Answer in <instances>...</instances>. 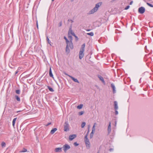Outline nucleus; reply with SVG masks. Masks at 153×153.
I'll return each mask as SVG.
<instances>
[{
  "label": "nucleus",
  "mask_w": 153,
  "mask_h": 153,
  "mask_svg": "<svg viewBox=\"0 0 153 153\" xmlns=\"http://www.w3.org/2000/svg\"><path fill=\"white\" fill-rule=\"evenodd\" d=\"M82 106L83 105L82 104H81L79 105H78L77 107V108L79 109H80L82 108Z\"/></svg>",
  "instance_id": "nucleus-25"
},
{
  "label": "nucleus",
  "mask_w": 153,
  "mask_h": 153,
  "mask_svg": "<svg viewBox=\"0 0 153 153\" xmlns=\"http://www.w3.org/2000/svg\"><path fill=\"white\" fill-rule=\"evenodd\" d=\"M15 97L16 98V100L18 101H20V98L18 97V96H16Z\"/></svg>",
  "instance_id": "nucleus-30"
},
{
  "label": "nucleus",
  "mask_w": 153,
  "mask_h": 153,
  "mask_svg": "<svg viewBox=\"0 0 153 153\" xmlns=\"http://www.w3.org/2000/svg\"><path fill=\"white\" fill-rule=\"evenodd\" d=\"M118 114V111H117V110H115V115H117Z\"/></svg>",
  "instance_id": "nucleus-36"
},
{
  "label": "nucleus",
  "mask_w": 153,
  "mask_h": 153,
  "mask_svg": "<svg viewBox=\"0 0 153 153\" xmlns=\"http://www.w3.org/2000/svg\"><path fill=\"white\" fill-rule=\"evenodd\" d=\"M70 34H72V35L74 36L77 39V37L76 36L74 33L72 31L71 29H70L69 31L68 35H70Z\"/></svg>",
  "instance_id": "nucleus-11"
},
{
  "label": "nucleus",
  "mask_w": 153,
  "mask_h": 153,
  "mask_svg": "<svg viewBox=\"0 0 153 153\" xmlns=\"http://www.w3.org/2000/svg\"><path fill=\"white\" fill-rule=\"evenodd\" d=\"M76 137V135L75 134H73L69 136V139L70 140H72L73 139L75 138Z\"/></svg>",
  "instance_id": "nucleus-13"
},
{
  "label": "nucleus",
  "mask_w": 153,
  "mask_h": 153,
  "mask_svg": "<svg viewBox=\"0 0 153 153\" xmlns=\"http://www.w3.org/2000/svg\"><path fill=\"white\" fill-rule=\"evenodd\" d=\"M51 124V123H48L46 125V126H48L49 125Z\"/></svg>",
  "instance_id": "nucleus-41"
},
{
  "label": "nucleus",
  "mask_w": 153,
  "mask_h": 153,
  "mask_svg": "<svg viewBox=\"0 0 153 153\" xmlns=\"http://www.w3.org/2000/svg\"><path fill=\"white\" fill-rule=\"evenodd\" d=\"M85 44H83L82 46L80 49V51L79 52V58L80 59H81L84 56V52L85 51Z\"/></svg>",
  "instance_id": "nucleus-2"
},
{
  "label": "nucleus",
  "mask_w": 153,
  "mask_h": 153,
  "mask_svg": "<svg viewBox=\"0 0 153 153\" xmlns=\"http://www.w3.org/2000/svg\"><path fill=\"white\" fill-rule=\"evenodd\" d=\"M68 38L69 40V42H72V36H70V35H68Z\"/></svg>",
  "instance_id": "nucleus-21"
},
{
  "label": "nucleus",
  "mask_w": 153,
  "mask_h": 153,
  "mask_svg": "<svg viewBox=\"0 0 153 153\" xmlns=\"http://www.w3.org/2000/svg\"><path fill=\"white\" fill-rule=\"evenodd\" d=\"M101 5V4L100 3L96 4L95 7L89 12L88 14H92L96 12L98 10V8Z\"/></svg>",
  "instance_id": "nucleus-1"
},
{
  "label": "nucleus",
  "mask_w": 153,
  "mask_h": 153,
  "mask_svg": "<svg viewBox=\"0 0 153 153\" xmlns=\"http://www.w3.org/2000/svg\"><path fill=\"white\" fill-rule=\"evenodd\" d=\"M47 40L48 41V43H49L50 45H51V41L49 39L48 36H47Z\"/></svg>",
  "instance_id": "nucleus-26"
},
{
  "label": "nucleus",
  "mask_w": 153,
  "mask_h": 153,
  "mask_svg": "<svg viewBox=\"0 0 153 153\" xmlns=\"http://www.w3.org/2000/svg\"><path fill=\"white\" fill-rule=\"evenodd\" d=\"M116 124H117V122H116V121L115 122V126H116Z\"/></svg>",
  "instance_id": "nucleus-42"
},
{
  "label": "nucleus",
  "mask_w": 153,
  "mask_h": 153,
  "mask_svg": "<svg viewBox=\"0 0 153 153\" xmlns=\"http://www.w3.org/2000/svg\"><path fill=\"white\" fill-rule=\"evenodd\" d=\"M112 149H110V151H112Z\"/></svg>",
  "instance_id": "nucleus-45"
},
{
  "label": "nucleus",
  "mask_w": 153,
  "mask_h": 153,
  "mask_svg": "<svg viewBox=\"0 0 153 153\" xmlns=\"http://www.w3.org/2000/svg\"><path fill=\"white\" fill-rule=\"evenodd\" d=\"M65 75H67V76H68V75H68L67 74H66V73H65Z\"/></svg>",
  "instance_id": "nucleus-44"
},
{
  "label": "nucleus",
  "mask_w": 153,
  "mask_h": 153,
  "mask_svg": "<svg viewBox=\"0 0 153 153\" xmlns=\"http://www.w3.org/2000/svg\"><path fill=\"white\" fill-rule=\"evenodd\" d=\"M68 76L70 77L74 82H77L78 83H79V82L74 77L70 75H68Z\"/></svg>",
  "instance_id": "nucleus-12"
},
{
  "label": "nucleus",
  "mask_w": 153,
  "mask_h": 153,
  "mask_svg": "<svg viewBox=\"0 0 153 153\" xmlns=\"http://www.w3.org/2000/svg\"><path fill=\"white\" fill-rule=\"evenodd\" d=\"M111 122H109V125L108 126L107 130L108 131V134H109L111 131Z\"/></svg>",
  "instance_id": "nucleus-8"
},
{
  "label": "nucleus",
  "mask_w": 153,
  "mask_h": 153,
  "mask_svg": "<svg viewBox=\"0 0 153 153\" xmlns=\"http://www.w3.org/2000/svg\"><path fill=\"white\" fill-rule=\"evenodd\" d=\"M90 128V126L89 125L88 126V129L89 130Z\"/></svg>",
  "instance_id": "nucleus-40"
},
{
  "label": "nucleus",
  "mask_w": 153,
  "mask_h": 153,
  "mask_svg": "<svg viewBox=\"0 0 153 153\" xmlns=\"http://www.w3.org/2000/svg\"><path fill=\"white\" fill-rule=\"evenodd\" d=\"M71 148L69 145L66 144L65 145L63 146V150L65 152H66L67 151Z\"/></svg>",
  "instance_id": "nucleus-4"
},
{
  "label": "nucleus",
  "mask_w": 153,
  "mask_h": 153,
  "mask_svg": "<svg viewBox=\"0 0 153 153\" xmlns=\"http://www.w3.org/2000/svg\"><path fill=\"white\" fill-rule=\"evenodd\" d=\"M89 130H88V132H87V134H88L89 133Z\"/></svg>",
  "instance_id": "nucleus-43"
},
{
  "label": "nucleus",
  "mask_w": 153,
  "mask_h": 153,
  "mask_svg": "<svg viewBox=\"0 0 153 153\" xmlns=\"http://www.w3.org/2000/svg\"><path fill=\"white\" fill-rule=\"evenodd\" d=\"M94 132H95L93 131H91V133L90 134V138L91 139L93 137Z\"/></svg>",
  "instance_id": "nucleus-22"
},
{
  "label": "nucleus",
  "mask_w": 153,
  "mask_h": 153,
  "mask_svg": "<svg viewBox=\"0 0 153 153\" xmlns=\"http://www.w3.org/2000/svg\"><path fill=\"white\" fill-rule=\"evenodd\" d=\"M36 25H37V28H38V23H37V22H36Z\"/></svg>",
  "instance_id": "nucleus-39"
},
{
  "label": "nucleus",
  "mask_w": 153,
  "mask_h": 153,
  "mask_svg": "<svg viewBox=\"0 0 153 153\" xmlns=\"http://www.w3.org/2000/svg\"><path fill=\"white\" fill-rule=\"evenodd\" d=\"M1 146L2 147H4L6 146V143L4 142H2Z\"/></svg>",
  "instance_id": "nucleus-24"
},
{
  "label": "nucleus",
  "mask_w": 153,
  "mask_h": 153,
  "mask_svg": "<svg viewBox=\"0 0 153 153\" xmlns=\"http://www.w3.org/2000/svg\"><path fill=\"white\" fill-rule=\"evenodd\" d=\"M64 39L66 40V44H70V48L71 49H73V46L72 42H69L65 36L64 37Z\"/></svg>",
  "instance_id": "nucleus-5"
},
{
  "label": "nucleus",
  "mask_w": 153,
  "mask_h": 153,
  "mask_svg": "<svg viewBox=\"0 0 153 153\" xmlns=\"http://www.w3.org/2000/svg\"><path fill=\"white\" fill-rule=\"evenodd\" d=\"M87 31H89V30H88Z\"/></svg>",
  "instance_id": "nucleus-47"
},
{
  "label": "nucleus",
  "mask_w": 153,
  "mask_h": 153,
  "mask_svg": "<svg viewBox=\"0 0 153 153\" xmlns=\"http://www.w3.org/2000/svg\"><path fill=\"white\" fill-rule=\"evenodd\" d=\"M111 87L113 89V93H115L116 92V90L115 89V86L113 84H111Z\"/></svg>",
  "instance_id": "nucleus-16"
},
{
  "label": "nucleus",
  "mask_w": 153,
  "mask_h": 153,
  "mask_svg": "<svg viewBox=\"0 0 153 153\" xmlns=\"http://www.w3.org/2000/svg\"><path fill=\"white\" fill-rule=\"evenodd\" d=\"M88 135L87 134L85 135L84 138V141L86 145L87 149H90L91 145L89 140L87 137Z\"/></svg>",
  "instance_id": "nucleus-3"
},
{
  "label": "nucleus",
  "mask_w": 153,
  "mask_h": 153,
  "mask_svg": "<svg viewBox=\"0 0 153 153\" xmlns=\"http://www.w3.org/2000/svg\"><path fill=\"white\" fill-rule=\"evenodd\" d=\"M74 145L75 146H78V145H79V144L77 143L76 142H75L74 143Z\"/></svg>",
  "instance_id": "nucleus-35"
},
{
  "label": "nucleus",
  "mask_w": 153,
  "mask_h": 153,
  "mask_svg": "<svg viewBox=\"0 0 153 153\" xmlns=\"http://www.w3.org/2000/svg\"><path fill=\"white\" fill-rule=\"evenodd\" d=\"M84 113V111H81L80 112H79L78 113V114L79 115H82Z\"/></svg>",
  "instance_id": "nucleus-28"
},
{
  "label": "nucleus",
  "mask_w": 153,
  "mask_h": 153,
  "mask_svg": "<svg viewBox=\"0 0 153 153\" xmlns=\"http://www.w3.org/2000/svg\"><path fill=\"white\" fill-rule=\"evenodd\" d=\"M54 0H52V1H53Z\"/></svg>",
  "instance_id": "nucleus-46"
},
{
  "label": "nucleus",
  "mask_w": 153,
  "mask_h": 153,
  "mask_svg": "<svg viewBox=\"0 0 153 153\" xmlns=\"http://www.w3.org/2000/svg\"><path fill=\"white\" fill-rule=\"evenodd\" d=\"M16 119H17V118H14L13 120V122H12V125L13 127L14 126L15 122L16 120Z\"/></svg>",
  "instance_id": "nucleus-20"
},
{
  "label": "nucleus",
  "mask_w": 153,
  "mask_h": 153,
  "mask_svg": "<svg viewBox=\"0 0 153 153\" xmlns=\"http://www.w3.org/2000/svg\"><path fill=\"white\" fill-rule=\"evenodd\" d=\"M145 10V8L143 7H141L138 9V11L139 13L141 14H143L144 13Z\"/></svg>",
  "instance_id": "nucleus-7"
},
{
  "label": "nucleus",
  "mask_w": 153,
  "mask_h": 153,
  "mask_svg": "<svg viewBox=\"0 0 153 153\" xmlns=\"http://www.w3.org/2000/svg\"><path fill=\"white\" fill-rule=\"evenodd\" d=\"M129 7H130V6L129 5L128 6L125 7V10H127V9H128L129 8Z\"/></svg>",
  "instance_id": "nucleus-34"
},
{
  "label": "nucleus",
  "mask_w": 153,
  "mask_h": 153,
  "mask_svg": "<svg viewBox=\"0 0 153 153\" xmlns=\"http://www.w3.org/2000/svg\"><path fill=\"white\" fill-rule=\"evenodd\" d=\"M133 3V1H131L130 2V4L131 5Z\"/></svg>",
  "instance_id": "nucleus-37"
},
{
  "label": "nucleus",
  "mask_w": 153,
  "mask_h": 153,
  "mask_svg": "<svg viewBox=\"0 0 153 153\" xmlns=\"http://www.w3.org/2000/svg\"><path fill=\"white\" fill-rule=\"evenodd\" d=\"M87 34L88 35H90L91 36H93L94 35V33L92 32H91L89 33H87Z\"/></svg>",
  "instance_id": "nucleus-23"
},
{
  "label": "nucleus",
  "mask_w": 153,
  "mask_h": 153,
  "mask_svg": "<svg viewBox=\"0 0 153 153\" xmlns=\"http://www.w3.org/2000/svg\"><path fill=\"white\" fill-rule=\"evenodd\" d=\"M48 88L50 91H51V92H53L54 91V90L53 89V88H51L50 87L48 86Z\"/></svg>",
  "instance_id": "nucleus-27"
},
{
  "label": "nucleus",
  "mask_w": 153,
  "mask_h": 153,
  "mask_svg": "<svg viewBox=\"0 0 153 153\" xmlns=\"http://www.w3.org/2000/svg\"><path fill=\"white\" fill-rule=\"evenodd\" d=\"M70 47V44H67V45L66 48V52L67 53H68L70 52V49H69Z\"/></svg>",
  "instance_id": "nucleus-9"
},
{
  "label": "nucleus",
  "mask_w": 153,
  "mask_h": 153,
  "mask_svg": "<svg viewBox=\"0 0 153 153\" xmlns=\"http://www.w3.org/2000/svg\"><path fill=\"white\" fill-rule=\"evenodd\" d=\"M114 108L115 110H117L118 108L117 102L116 101L114 102Z\"/></svg>",
  "instance_id": "nucleus-10"
},
{
  "label": "nucleus",
  "mask_w": 153,
  "mask_h": 153,
  "mask_svg": "<svg viewBox=\"0 0 153 153\" xmlns=\"http://www.w3.org/2000/svg\"><path fill=\"white\" fill-rule=\"evenodd\" d=\"M57 129L56 128H54L52 129L50 132V133L51 134H53L57 130Z\"/></svg>",
  "instance_id": "nucleus-15"
},
{
  "label": "nucleus",
  "mask_w": 153,
  "mask_h": 153,
  "mask_svg": "<svg viewBox=\"0 0 153 153\" xmlns=\"http://www.w3.org/2000/svg\"><path fill=\"white\" fill-rule=\"evenodd\" d=\"M86 124V123L85 122H83L82 123V125H81V127L82 128H83L85 126Z\"/></svg>",
  "instance_id": "nucleus-29"
},
{
  "label": "nucleus",
  "mask_w": 153,
  "mask_h": 153,
  "mask_svg": "<svg viewBox=\"0 0 153 153\" xmlns=\"http://www.w3.org/2000/svg\"><path fill=\"white\" fill-rule=\"evenodd\" d=\"M27 151V150L25 148H23V150L21 152H26Z\"/></svg>",
  "instance_id": "nucleus-31"
},
{
  "label": "nucleus",
  "mask_w": 153,
  "mask_h": 153,
  "mask_svg": "<svg viewBox=\"0 0 153 153\" xmlns=\"http://www.w3.org/2000/svg\"><path fill=\"white\" fill-rule=\"evenodd\" d=\"M147 4L149 5V6L151 7H153V5H152V4H149L148 3H147Z\"/></svg>",
  "instance_id": "nucleus-32"
},
{
  "label": "nucleus",
  "mask_w": 153,
  "mask_h": 153,
  "mask_svg": "<svg viewBox=\"0 0 153 153\" xmlns=\"http://www.w3.org/2000/svg\"><path fill=\"white\" fill-rule=\"evenodd\" d=\"M62 148H56L55 149V151L56 152H60L62 151Z\"/></svg>",
  "instance_id": "nucleus-14"
},
{
  "label": "nucleus",
  "mask_w": 153,
  "mask_h": 153,
  "mask_svg": "<svg viewBox=\"0 0 153 153\" xmlns=\"http://www.w3.org/2000/svg\"><path fill=\"white\" fill-rule=\"evenodd\" d=\"M69 125L67 122L65 123L64 125V131H66L69 130Z\"/></svg>",
  "instance_id": "nucleus-6"
},
{
  "label": "nucleus",
  "mask_w": 153,
  "mask_h": 153,
  "mask_svg": "<svg viewBox=\"0 0 153 153\" xmlns=\"http://www.w3.org/2000/svg\"><path fill=\"white\" fill-rule=\"evenodd\" d=\"M49 75L51 77L53 78V75L52 74V72H51V68H50V70H49Z\"/></svg>",
  "instance_id": "nucleus-19"
},
{
  "label": "nucleus",
  "mask_w": 153,
  "mask_h": 153,
  "mask_svg": "<svg viewBox=\"0 0 153 153\" xmlns=\"http://www.w3.org/2000/svg\"><path fill=\"white\" fill-rule=\"evenodd\" d=\"M97 125V123H95L94 124V125L93 126L92 128V131H95V126L96 125Z\"/></svg>",
  "instance_id": "nucleus-18"
},
{
  "label": "nucleus",
  "mask_w": 153,
  "mask_h": 153,
  "mask_svg": "<svg viewBox=\"0 0 153 153\" xmlns=\"http://www.w3.org/2000/svg\"><path fill=\"white\" fill-rule=\"evenodd\" d=\"M59 25L60 26H61L62 25V23L61 22L59 23Z\"/></svg>",
  "instance_id": "nucleus-38"
},
{
  "label": "nucleus",
  "mask_w": 153,
  "mask_h": 153,
  "mask_svg": "<svg viewBox=\"0 0 153 153\" xmlns=\"http://www.w3.org/2000/svg\"><path fill=\"white\" fill-rule=\"evenodd\" d=\"M16 93L18 94H19L20 93V91L19 90H17L16 91Z\"/></svg>",
  "instance_id": "nucleus-33"
},
{
  "label": "nucleus",
  "mask_w": 153,
  "mask_h": 153,
  "mask_svg": "<svg viewBox=\"0 0 153 153\" xmlns=\"http://www.w3.org/2000/svg\"><path fill=\"white\" fill-rule=\"evenodd\" d=\"M98 77L100 79V80H101L103 83H105V81L104 80L102 76H100L99 75L98 76Z\"/></svg>",
  "instance_id": "nucleus-17"
}]
</instances>
